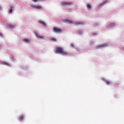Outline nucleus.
I'll list each match as a JSON object with an SVG mask.
<instances>
[{"instance_id": "1", "label": "nucleus", "mask_w": 124, "mask_h": 124, "mask_svg": "<svg viewBox=\"0 0 124 124\" xmlns=\"http://www.w3.org/2000/svg\"><path fill=\"white\" fill-rule=\"evenodd\" d=\"M56 52L58 54H61L62 56H67V52L64 50L63 49L62 47H57L55 48Z\"/></svg>"}, {"instance_id": "2", "label": "nucleus", "mask_w": 124, "mask_h": 124, "mask_svg": "<svg viewBox=\"0 0 124 124\" xmlns=\"http://www.w3.org/2000/svg\"><path fill=\"white\" fill-rule=\"evenodd\" d=\"M61 5H62L63 6H70V5H72V2H62L61 3Z\"/></svg>"}, {"instance_id": "3", "label": "nucleus", "mask_w": 124, "mask_h": 124, "mask_svg": "<svg viewBox=\"0 0 124 124\" xmlns=\"http://www.w3.org/2000/svg\"><path fill=\"white\" fill-rule=\"evenodd\" d=\"M53 31L54 32H56V33H61L62 32V30L58 28H54Z\"/></svg>"}, {"instance_id": "4", "label": "nucleus", "mask_w": 124, "mask_h": 124, "mask_svg": "<svg viewBox=\"0 0 124 124\" xmlns=\"http://www.w3.org/2000/svg\"><path fill=\"white\" fill-rule=\"evenodd\" d=\"M31 6L33 7V8H35V9H41L42 7L40 6H36L34 5H31Z\"/></svg>"}, {"instance_id": "5", "label": "nucleus", "mask_w": 124, "mask_h": 124, "mask_svg": "<svg viewBox=\"0 0 124 124\" xmlns=\"http://www.w3.org/2000/svg\"><path fill=\"white\" fill-rule=\"evenodd\" d=\"M106 46V44H103L102 45H98L96 46V49H100L101 47H105Z\"/></svg>"}, {"instance_id": "6", "label": "nucleus", "mask_w": 124, "mask_h": 124, "mask_svg": "<svg viewBox=\"0 0 124 124\" xmlns=\"http://www.w3.org/2000/svg\"><path fill=\"white\" fill-rule=\"evenodd\" d=\"M63 22L64 23H67L68 24H73V22L71 20L68 19H63Z\"/></svg>"}, {"instance_id": "7", "label": "nucleus", "mask_w": 124, "mask_h": 124, "mask_svg": "<svg viewBox=\"0 0 124 124\" xmlns=\"http://www.w3.org/2000/svg\"><path fill=\"white\" fill-rule=\"evenodd\" d=\"M84 24H85L84 22L78 21L75 22V26H79V25H84Z\"/></svg>"}, {"instance_id": "8", "label": "nucleus", "mask_w": 124, "mask_h": 124, "mask_svg": "<svg viewBox=\"0 0 124 124\" xmlns=\"http://www.w3.org/2000/svg\"><path fill=\"white\" fill-rule=\"evenodd\" d=\"M34 34L37 38H38V39H44V38L43 36H39L36 32H34Z\"/></svg>"}, {"instance_id": "9", "label": "nucleus", "mask_w": 124, "mask_h": 124, "mask_svg": "<svg viewBox=\"0 0 124 124\" xmlns=\"http://www.w3.org/2000/svg\"><path fill=\"white\" fill-rule=\"evenodd\" d=\"M23 119H24V115H21L19 117H18V120L19 121V122H20V121H22V120H23Z\"/></svg>"}, {"instance_id": "10", "label": "nucleus", "mask_w": 124, "mask_h": 124, "mask_svg": "<svg viewBox=\"0 0 124 124\" xmlns=\"http://www.w3.org/2000/svg\"><path fill=\"white\" fill-rule=\"evenodd\" d=\"M22 41H24V42H26V43H29L30 42V39L25 38L23 39Z\"/></svg>"}, {"instance_id": "11", "label": "nucleus", "mask_w": 124, "mask_h": 124, "mask_svg": "<svg viewBox=\"0 0 124 124\" xmlns=\"http://www.w3.org/2000/svg\"><path fill=\"white\" fill-rule=\"evenodd\" d=\"M39 23L41 24L42 25H43V26H44L45 27H46V23H45V22H44V21H39Z\"/></svg>"}, {"instance_id": "12", "label": "nucleus", "mask_w": 124, "mask_h": 124, "mask_svg": "<svg viewBox=\"0 0 124 124\" xmlns=\"http://www.w3.org/2000/svg\"><path fill=\"white\" fill-rule=\"evenodd\" d=\"M86 7L88 8V9H89V10H91V9H92V6L89 4H87Z\"/></svg>"}, {"instance_id": "13", "label": "nucleus", "mask_w": 124, "mask_h": 124, "mask_svg": "<svg viewBox=\"0 0 124 124\" xmlns=\"http://www.w3.org/2000/svg\"><path fill=\"white\" fill-rule=\"evenodd\" d=\"M115 26V23H110L108 27H109L110 28H112V27H114Z\"/></svg>"}, {"instance_id": "14", "label": "nucleus", "mask_w": 124, "mask_h": 124, "mask_svg": "<svg viewBox=\"0 0 124 124\" xmlns=\"http://www.w3.org/2000/svg\"><path fill=\"white\" fill-rule=\"evenodd\" d=\"M14 9V7H13V6H12L10 7V13H12V11Z\"/></svg>"}, {"instance_id": "15", "label": "nucleus", "mask_w": 124, "mask_h": 124, "mask_svg": "<svg viewBox=\"0 0 124 124\" xmlns=\"http://www.w3.org/2000/svg\"><path fill=\"white\" fill-rule=\"evenodd\" d=\"M33 2H37L38 1H42L44 0H32Z\"/></svg>"}, {"instance_id": "16", "label": "nucleus", "mask_w": 124, "mask_h": 124, "mask_svg": "<svg viewBox=\"0 0 124 124\" xmlns=\"http://www.w3.org/2000/svg\"><path fill=\"white\" fill-rule=\"evenodd\" d=\"M106 82L107 85H110L111 84V81H109L108 80H104Z\"/></svg>"}, {"instance_id": "17", "label": "nucleus", "mask_w": 124, "mask_h": 124, "mask_svg": "<svg viewBox=\"0 0 124 124\" xmlns=\"http://www.w3.org/2000/svg\"><path fill=\"white\" fill-rule=\"evenodd\" d=\"M8 26H9V27L10 29H12V28H14V27H15L14 26L12 25H10V24Z\"/></svg>"}, {"instance_id": "18", "label": "nucleus", "mask_w": 124, "mask_h": 124, "mask_svg": "<svg viewBox=\"0 0 124 124\" xmlns=\"http://www.w3.org/2000/svg\"><path fill=\"white\" fill-rule=\"evenodd\" d=\"M51 40H52V41H54V42H57V40H56V39H55V38H52L51 39Z\"/></svg>"}, {"instance_id": "19", "label": "nucleus", "mask_w": 124, "mask_h": 124, "mask_svg": "<svg viewBox=\"0 0 124 124\" xmlns=\"http://www.w3.org/2000/svg\"><path fill=\"white\" fill-rule=\"evenodd\" d=\"M120 85H121V83H116V86L114 87H115V88H116V87H119V86H120Z\"/></svg>"}, {"instance_id": "20", "label": "nucleus", "mask_w": 124, "mask_h": 124, "mask_svg": "<svg viewBox=\"0 0 124 124\" xmlns=\"http://www.w3.org/2000/svg\"><path fill=\"white\" fill-rule=\"evenodd\" d=\"M78 33L79 34H82V33H83V31H78Z\"/></svg>"}, {"instance_id": "21", "label": "nucleus", "mask_w": 124, "mask_h": 124, "mask_svg": "<svg viewBox=\"0 0 124 124\" xmlns=\"http://www.w3.org/2000/svg\"><path fill=\"white\" fill-rule=\"evenodd\" d=\"M71 47H72L73 48L74 47V45H73V44H71Z\"/></svg>"}, {"instance_id": "22", "label": "nucleus", "mask_w": 124, "mask_h": 124, "mask_svg": "<svg viewBox=\"0 0 124 124\" xmlns=\"http://www.w3.org/2000/svg\"><path fill=\"white\" fill-rule=\"evenodd\" d=\"M96 34H97L96 33H94L93 34V35H96Z\"/></svg>"}]
</instances>
